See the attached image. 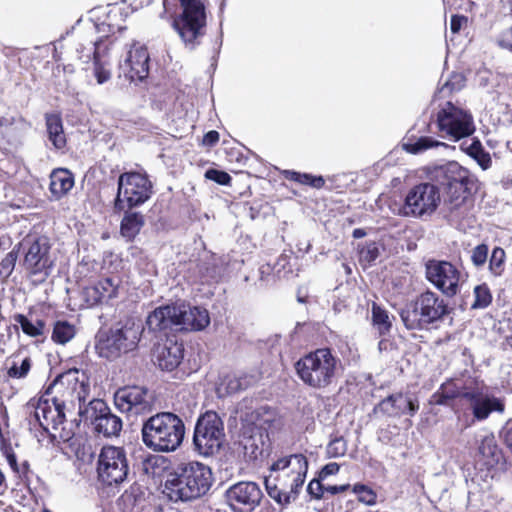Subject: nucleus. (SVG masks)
Masks as SVG:
<instances>
[{
    "label": "nucleus",
    "instance_id": "4c0bfd02",
    "mask_svg": "<svg viewBox=\"0 0 512 512\" xmlns=\"http://www.w3.org/2000/svg\"><path fill=\"white\" fill-rule=\"evenodd\" d=\"M372 321L374 327L378 330L380 334H385L389 332L392 323L388 312L378 306L376 303L372 305Z\"/></svg>",
    "mask_w": 512,
    "mask_h": 512
},
{
    "label": "nucleus",
    "instance_id": "37998d69",
    "mask_svg": "<svg viewBox=\"0 0 512 512\" xmlns=\"http://www.w3.org/2000/svg\"><path fill=\"white\" fill-rule=\"evenodd\" d=\"M505 251L500 247H495L492 251L490 260H489V269L490 271L496 275H501L503 271V264L505 261Z\"/></svg>",
    "mask_w": 512,
    "mask_h": 512
},
{
    "label": "nucleus",
    "instance_id": "13d9d810",
    "mask_svg": "<svg viewBox=\"0 0 512 512\" xmlns=\"http://www.w3.org/2000/svg\"><path fill=\"white\" fill-rule=\"evenodd\" d=\"M219 141V133L211 130L204 135L203 143L207 146H213Z\"/></svg>",
    "mask_w": 512,
    "mask_h": 512
},
{
    "label": "nucleus",
    "instance_id": "58836bf2",
    "mask_svg": "<svg viewBox=\"0 0 512 512\" xmlns=\"http://www.w3.org/2000/svg\"><path fill=\"white\" fill-rule=\"evenodd\" d=\"M78 373H79V371L77 369H71V370H68L67 372L59 375L53 382L52 388L59 389L65 385L73 384L74 385L72 387L73 391H75L77 389V386H79L82 389L83 383L79 382Z\"/></svg>",
    "mask_w": 512,
    "mask_h": 512
},
{
    "label": "nucleus",
    "instance_id": "4be33fe9",
    "mask_svg": "<svg viewBox=\"0 0 512 512\" xmlns=\"http://www.w3.org/2000/svg\"><path fill=\"white\" fill-rule=\"evenodd\" d=\"M149 54L146 47L133 44L119 64L121 74L133 81H142L149 73Z\"/></svg>",
    "mask_w": 512,
    "mask_h": 512
},
{
    "label": "nucleus",
    "instance_id": "de8ad7c7",
    "mask_svg": "<svg viewBox=\"0 0 512 512\" xmlns=\"http://www.w3.org/2000/svg\"><path fill=\"white\" fill-rule=\"evenodd\" d=\"M488 258V246L486 244L477 245L471 251V261L473 265L480 268L485 265Z\"/></svg>",
    "mask_w": 512,
    "mask_h": 512
},
{
    "label": "nucleus",
    "instance_id": "8fccbe9b",
    "mask_svg": "<svg viewBox=\"0 0 512 512\" xmlns=\"http://www.w3.org/2000/svg\"><path fill=\"white\" fill-rule=\"evenodd\" d=\"M323 479L318 478L313 479L309 482L307 486V492L315 499H321L325 493V486L321 483Z\"/></svg>",
    "mask_w": 512,
    "mask_h": 512
},
{
    "label": "nucleus",
    "instance_id": "f704fd0d",
    "mask_svg": "<svg viewBox=\"0 0 512 512\" xmlns=\"http://www.w3.org/2000/svg\"><path fill=\"white\" fill-rule=\"evenodd\" d=\"M143 225L144 218L140 213H127L121 221V235L128 241H131L139 234Z\"/></svg>",
    "mask_w": 512,
    "mask_h": 512
},
{
    "label": "nucleus",
    "instance_id": "1a4fd4ad",
    "mask_svg": "<svg viewBox=\"0 0 512 512\" xmlns=\"http://www.w3.org/2000/svg\"><path fill=\"white\" fill-rule=\"evenodd\" d=\"M225 441L224 423L214 411L201 415L195 425L193 445L195 451L209 457L217 454Z\"/></svg>",
    "mask_w": 512,
    "mask_h": 512
},
{
    "label": "nucleus",
    "instance_id": "09e8293b",
    "mask_svg": "<svg viewBox=\"0 0 512 512\" xmlns=\"http://www.w3.org/2000/svg\"><path fill=\"white\" fill-rule=\"evenodd\" d=\"M205 177L209 180L215 181L220 185H228L232 180L231 176L228 173L216 169L207 170L205 173Z\"/></svg>",
    "mask_w": 512,
    "mask_h": 512
},
{
    "label": "nucleus",
    "instance_id": "412c9836",
    "mask_svg": "<svg viewBox=\"0 0 512 512\" xmlns=\"http://www.w3.org/2000/svg\"><path fill=\"white\" fill-rule=\"evenodd\" d=\"M239 444L249 460H256L269 451L270 439L267 431L260 424L252 421L243 427Z\"/></svg>",
    "mask_w": 512,
    "mask_h": 512
},
{
    "label": "nucleus",
    "instance_id": "39448f33",
    "mask_svg": "<svg viewBox=\"0 0 512 512\" xmlns=\"http://www.w3.org/2000/svg\"><path fill=\"white\" fill-rule=\"evenodd\" d=\"M341 368L340 360L328 348H320L295 363L298 377L307 386L323 389L332 384Z\"/></svg>",
    "mask_w": 512,
    "mask_h": 512
},
{
    "label": "nucleus",
    "instance_id": "e2e57ef3",
    "mask_svg": "<svg viewBox=\"0 0 512 512\" xmlns=\"http://www.w3.org/2000/svg\"><path fill=\"white\" fill-rule=\"evenodd\" d=\"M503 437L504 443L512 452V426L505 429Z\"/></svg>",
    "mask_w": 512,
    "mask_h": 512
},
{
    "label": "nucleus",
    "instance_id": "4468645a",
    "mask_svg": "<svg viewBox=\"0 0 512 512\" xmlns=\"http://www.w3.org/2000/svg\"><path fill=\"white\" fill-rule=\"evenodd\" d=\"M24 252V267L33 274L48 276L53 266L50 254L51 243L46 236H28L21 243Z\"/></svg>",
    "mask_w": 512,
    "mask_h": 512
},
{
    "label": "nucleus",
    "instance_id": "338daca9",
    "mask_svg": "<svg viewBox=\"0 0 512 512\" xmlns=\"http://www.w3.org/2000/svg\"><path fill=\"white\" fill-rule=\"evenodd\" d=\"M8 461L11 465H15L16 464V459H15V456L14 455H9L8 456Z\"/></svg>",
    "mask_w": 512,
    "mask_h": 512
},
{
    "label": "nucleus",
    "instance_id": "a19ab883",
    "mask_svg": "<svg viewBox=\"0 0 512 512\" xmlns=\"http://www.w3.org/2000/svg\"><path fill=\"white\" fill-rule=\"evenodd\" d=\"M475 300L472 304L474 309L486 308L492 301V295L487 285L482 284L474 288Z\"/></svg>",
    "mask_w": 512,
    "mask_h": 512
},
{
    "label": "nucleus",
    "instance_id": "79ce46f5",
    "mask_svg": "<svg viewBox=\"0 0 512 512\" xmlns=\"http://www.w3.org/2000/svg\"><path fill=\"white\" fill-rule=\"evenodd\" d=\"M347 443L343 437L332 439L326 447V455L328 458H339L346 454Z\"/></svg>",
    "mask_w": 512,
    "mask_h": 512
},
{
    "label": "nucleus",
    "instance_id": "6e6d98bb",
    "mask_svg": "<svg viewBox=\"0 0 512 512\" xmlns=\"http://www.w3.org/2000/svg\"><path fill=\"white\" fill-rule=\"evenodd\" d=\"M449 400L451 399L444 395L443 390L440 387L439 390L431 396L430 403L436 405H448Z\"/></svg>",
    "mask_w": 512,
    "mask_h": 512
},
{
    "label": "nucleus",
    "instance_id": "c85d7f7f",
    "mask_svg": "<svg viewBox=\"0 0 512 512\" xmlns=\"http://www.w3.org/2000/svg\"><path fill=\"white\" fill-rule=\"evenodd\" d=\"M176 305H166L156 308L146 320L149 330L157 332L176 326Z\"/></svg>",
    "mask_w": 512,
    "mask_h": 512
},
{
    "label": "nucleus",
    "instance_id": "9d476101",
    "mask_svg": "<svg viewBox=\"0 0 512 512\" xmlns=\"http://www.w3.org/2000/svg\"><path fill=\"white\" fill-rule=\"evenodd\" d=\"M152 194L149 179L137 172H126L118 178V191L114 200V209L123 211L146 202Z\"/></svg>",
    "mask_w": 512,
    "mask_h": 512
},
{
    "label": "nucleus",
    "instance_id": "f03ea898",
    "mask_svg": "<svg viewBox=\"0 0 512 512\" xmlns=\"http://www.w3.org/2000/svg\"><path fill=\"white\" fill-rule=\"evenodd\" d=\"M308 466L302 453L279 457L270 466L272 474L265 478L268 495L282 506L294 502L305 483Z\"/></svg>",
    "mask_w": 512,
    "mask_h": 512
},
{
    "label": "nucleus",
    "instance_id": "ea45409f",
    "mask_svg": "<svg viewBox=\"0 0 512 512\" xmlns=\"http://www.w3.org/2000/svg\"><path fill=\"white\" fill-rule=\"evenodd\" d=\"M287 177L290 180L299 182L301 184L310 185L314 188H321L323 187L325 181L321 176H313L306 173H298L295 171H287Z\"/></svg>",
    "mask_w": 512,
    "mask_h": 512
},
{
    "label": "nucleus",
    "instance_id": "680f3d73",
    "mask_svg": "<svg viewBox=\"0 0 512 512\" xmlns=\"http://www.w3.org/2000/svg\"><path fill=\"white\" fill-rule=\"evenodd\" d=\"M238 379H241V384H245L243 385V390L256 382V378L252 375L238 376Z\"/></svg>",
    "mask_w": 512,
    "mask_h": 512
},
{
    "label": "nucleus",
    "instance_id": "2f4dec72",
    "mask_svg": "<svg viewBox=\"0 0 512 512\" xmlns=\"http://www.w3.org/2000/svg\"><path fill=\"white\" fill-rule=\"evenodd\" d=\"M74 179L66 169H56L50 175V191L56 198H60L72 189Z\"/></svg>",
    "mask_w": 512,
    "mask_h": 512
},
{
    "label": "nucleus",
    "instance_id": "052dcab7",
    "mask_svg": "<svg viewBox=\"0 0 512 512\" xmlns=\"http://www.w3.org/2000/svg\"><path fill=\"white\" fill-rule=\"evenodd\" d=\"M12 334L8 332L5 334H0V353L5 354L7 352V343L11 339Z\"/></svg>",
    "mask_w": 512,
    "mask_h": 512
},
{
    "label": "nucleus",
    "instance_id": "393cba45",
    "mask_svg": "<svg viewBox=\"0 0 512 512\" xmlns=\"http://www.w3.org/2000/svg\"><path fill=\"white\" fill-rule=\"evenodd\" d=\"M477 462L488 470L503 462V454L493 434L482 436L478 444Z\"/></svg>",
    "mask_w": 512,
    "mask_h": 512
},
{
    "label": "nucleus",
    "instance_id": "4d7b16f0",
    "mask_svg": "<svg viewBox=\"0 0 512 512\" xmlns=\"http://www.w3.org/2000/svg\"><path fill=\"white\" fill-rule=\"evenodd\" d=\"M467 22V18L464 16L453 15L450 21V28L453 33H457L462 25Z\"/></svg>",
    "mask_w": 512,
    "mask_h": 512
},
{
    "label": "nucleus",
    "instance_id": "c03bdc74",
    "mask_svg": "<svg viewBox=\"0 0 512 512\" xmlns=\"http://www.w3.org/2000/svg\"><path fill=\"white\" fill-rule=\"evenodd\" d=\"M353 492L358 495L360 502L369 506L376 504L377 495L370 487L364 484H356L353 487Z\"/></svg>",
    "mask_w": 512,
    "mask_h": 512
},
{
    "label": "nucleus",
    "instance_id": "20e7f679",
    "mask_svg": "<svg viewBox=\"0 0 512 512\" xmlns=\"http://www.w3.org/2000/svg\"><path fill=\"white\" fill-rule=\"evenodd\" d=\"M212 481V472L208 466L191 461L178 467L177 472L166 481L165 489L174 501H190L205 495Z\"/></svg>",
    "mask_w": 512,
    "mask_h": 512
},
{
    "label": "nucleus",
    "instance_id": "49530a36",
    "mask_svg": "<svg viewBox=\"0 0 512 512\" xmlns=\"http://www.w3.org/2000/svg\"><path fill=\"white\" fill-rule=\"evenodd\" d=\"M18 258V251H10L0 263V276L7 278L11 275Z\"/></svg>",
    "mask_w": 512,
    "mask_h": 512
},
{
    "label": "nucleus",
    "instance_id": "f3484780",
    "mask_svg": "<svg viewBox=\"0 0 512 512\" xmlns=\"http://www.w3.org/2000/svg\"><path fill=\"white\" fill-rule=\"evenodd\" d=\"M114 403L118 410L130 416L147 414L152 410V399L145 387L126 386L114 394Z\"/></svg>",
    "mask_w": 512,
    "mask_h": 512
},
{
    "label": "nucleus",
    "instance_id": "2eb2a0df",
    "mask_svg": "<svg viewBox=\"0 0 512 512\" xmlns=\"http://www.w3.org/2000/svg\"><path fill=\"white\" fill-rule=\"evenodd\" d=\"M79 415L83 421L91 423L98 434L105 437L117 436L122 429V420L101 399L91 400L84 409L80 407Z\"/></svg>",
    "mask_w": 512,
    "mask_h": 512
},
{
    "label": "nucleus",
    "instance_id": "864d4df0",
    "mask_svg": "<svg viewBox=\"0 0 512 512\" xmlns=\"http://www.w3.org/2000/svg\"><path fill=\"white\" fill-rule=\"evenodd\" d=\"M225 385L227 393L232 394L243 390L244 384H241V379H238V376H228L225 379Z\"/></svg>",
    "mask_w": 512,
    "mask_h": 512
},
{
    "label": "nucleus",
    "instance_id": "6ab92c4d",
    "mask_svg": "<svg viewBox=\"0 0 512 512\" xmlns=\"http://www.w3.org/2000/svg\"><path fill=\"white\" fill-rule=\"evenodd\" d=\"M96 40L89 39L87 45L83 42H77L76 53L78 58L83 62H89L93 59V74L99 85L108 82L112 77V67L109 58L110 48L95 46Z\"/></svg>",
    "mask_w": 512,
    "mask_h": 512
},
{
    "label": "nucleus",
    "instance_id": "9b49d317",
    "mask_svg": "<svg viewBox=\"0 0 512 512\" xmlns=\"http://www.w3.org/2000/svg\"><path fill=\"white\" fill-rule=\"evenodd\" d=\"M436 123L440 135L458 141L475 131L472 115L466 110L446 102L438 111Z\"/></svg>",
    "mask_w": 512,
    "mask_h": 512
},
{
    "label": "nucleus",
    "instance_id": "774afa93",
    "mask_svg": "<svg viewBox=\"0 0 512 512\" xmlns=\"http://www.w3.org/2000/svg\"><path fill=\"white\" fill-rule=\"evenodd\" d=\"M384 344H385V342H384V341H380V342H379V349H380V350H381V349H383V345H384Z\"/></svg>",
    "mask_w": 512,
    "mask_h": 512
},
{
    "label": "nucleus",
    "instance_id": "aec40b11",
    "mask_svg": "<svg viewBox=\"0 0 512 512\" xmlns=\"http://www.w3.org/2000/svg\"><path fill=\"white\" fill-rule=\"evenodd\" d=\"M465 402L471 409L473 416L471 423L467 426L488 419L492 413L503 414L505 411L504 399L484 389L477 388L466 393Z\"/></svg>",
    "mask_w": 512,
    "mask_h": 512
},
{
    "label": "nucleus",
    "instance_id": "bb28decb",
    "mask_svg": "<svg viewBox=\"0 0 512 512\" xmlns=\"http://www.w3.org/2000/svg\"><path fill=\"white\" fill-rule=\"evenodd\" d=\"M118 283L112 278H104L99 280L92 286L84 289V297L89 305H97L117 296Z\"/></svg>",
    "mask_w": 512,
    "mask_h": 512
},
{
    "label": "nucleus",
    "instance_id": "0eeeda50",
    "mask_svg": "<svg viewBox=\"0 0 512 512\" xmlns=\"http://www.w3.org/2000/svg\"><path fill=\"white\" fill-rule=\"evenodd\" d=\"M182 12L174 18L172 27L186 49L195 50L206 34V11L201 0H179Z\"/></svg>",
    "mask_w": 512,
    "mask_h": 512
},
{
    "label": "nucleus",
    "instance_id": "473e14b6",
    "mask_svg": "<svg viewBox=\"0 0 512 512\" xmlns=\"http://www.w3.org/2000/svg\"><path fill=\"white\" fill-rule=\"evenodd\" d=\"M46 129L49 141L56 149H62L66 145V136L63 130L62 119L58 114L46 115Z\"/></svg>",
    "mask_w": 512,
    "mask_h": 512
},
{
    "label": "nucleus",
    "instance_id": "dca6fc26",
    "mask_svg": "<svg viewBox=\"0 0 512 512\" xmlns=\"http://www.w3.org/2000/svg\"><path fill=\"white\" fill-rule=\"evenodd\" d=\"M263 492L256 482L240 481L231 485L225 492L228 505L234 512H252L263 499Z\"/></svg>",
    "mask_w": 512,
    "mask_h": 512
},
{
    "label": "nucleus",
    "instance_id": "e433bc0d",
    "mask_svg": "<svg viewBox=\"0 0 512 512\" xmlns=\"http://www.w3.org/2000/svg\"><path fill=\"white\" fill-rule=\"evenodd\" d=\"M76 334L75 326L68 321H57L54 325L52 340L58 344H66Z\"/></svg>",
    "mask_w": 512,
    "mask_h": 512
},
{
    "label": "nucleus",
    "instance_id": "a18cd8bd",
    "mask_svg": "<svg viewBox=\"0 0 512 512\" xmlns=\"http://www.w3.org/2000/svg\"><path fill=\"white\" fill-rule=\"evenodd\" d=\"M441 389L446 397H449L451 400L459 398L462 401H465V394L469 393L471 390H465L462 387L456 385L455 382L449 381L441 385Z\"/></svg>",
    "mask_w": 512,
    "mask_h": 512
},
{
    "label": "nucleus",
    "instance_id": "423d86ee",
    "mask_svg": "<svg viewBox=\"0 0 512 512\" xmlns=\"http://www.w3.org/2000/svg\"><path fill=\"white\" fill-rule=\"evenodd\" d=\"M448 313V306L436 293L427 290L405 305L400 317L409 330H421L441 320Z\"/></svg>",
    "mask_w": 512,
    "mask_h": 512
},
{
    "label": "nucleus",
    "instance_id": "69168bd1",
    "mask_svg": "<svg viewBox=\"0 0 512 512\" xmlns=\"http://www.w3.org/2000/svg\"><path fill=\"white\" fill-rule=\"evenodd\" d=\"M5 489V476L0 470V493H2Z\"/></svg>",
    "mask_w": 512,
    "mask_h": 512
},
{
    "label": "nucleus",
    "instance_id": "f8f14e48",
    "mask_svg": "<svg viewBox=\"0 0 512 512\" xmlns=\"http://www.w3.org/2000/svg\"><path fill=\"white\" fill-rule=\"evenodd\" d=\"M129 465L126 452L121 447L104 446L97 461L99 479L107 485L122 483L128 475Z\"/></svg>",
    "mask_w": 512,
    "mask_h": 512
},
{
    "label": "nucleus",
    "instance_id": "c756f323",
    "mask_svg": "<svg viewBox=\"0 0 512 512\" xmlns=\"http://www.w3.org/2000/svg\"><path fill=\"white\" fill-rule=\"evenodd\" d=\"M7 376L12 379L25 378L32 366L29 355L25 353L24 348H19L15 353L6 359Z\"/></svg>",
    "mask_w": 512,
    "mask_h": 512
},
{
    "label": "nucleus",
    "instance_id": "a878e982",
    "mask_svg": "<svg viewBox=\"0 0 512 512\" xmlns=\"http://www.w3.org/2000/svg\"><path fill=\"white\" fill-rule=\"evenodd\" d=\"M111 17L112 16L109 13L106 20H103L100 23H93L91 27L79 37L78 42H83L87 45L89 39H94L96 40L95 42H97V46H101L102 49L104 47L109 48L112 43L110 37L115 33V31H120L122 29L121 26L114 25L111 21H108Z\"/></svg>",
    "mask_w": 512,
    "mask_h": 512
},
{
    "label": "nucleus",
    "instance_id": "bf43d9fd",
    "mask_svg": "<svg viewBox=\"0 0 512 512\" xmlns=\"http://www.w3.org/2000/svg\"><path fill=\"white\" fill-rule=\"evenodd\" d=\"M350 485L349 484H344V485H329V486H325V492L331 494V495H336L338 493H342V492H345L349 489Z\"/></svg>",
    "mask_w": 512,
    "mask_h": 512
},
{
    "label": "nucleus",
    "instance_id": "603ef678",
    "mask_svg": "<svg viewBox=\"0 0 512 512\" xmlns=\"http://www.w3.org/2000/svg\"><path fill=\"white\" fill-rule=\"evenodd\" d=\"M465 78L460 75L456 74L453 75L443 86L442 89H449L451 92L458 91L464 86Z\"/></svg>",
    "mask_w": 512,
    "mask_h": 512
},
{
    "label": "nucleus",
    "instance_id": "6e6552de",
    "mask_svg": "<svg viewBox=\"0 0 512 512\" xmlns=\"http://www.w3.org/2000/svg\"><path fill=\"white\" fill-rule=\"evenodd\" d=\"M142 325L134 320L121 323L120 327L111 329L109 334L100 338L96 348L101 357L114 360L122 354L134 350L140 340Z\"/></svg>",
    "mask_w": 512,
    "mask_h": 512
},
{
    "label": "nucleus",
    "instance_id": "ddd939ff",
    "mask_svg": "<svg viewBox=\"0 0 512 512\" xmlns=\"http://www.w3.org/2000/svg\"><path fill=\"white\" fill-rule=\"evenodd\" d=\"M33 408L35 423H38L46 432H50V429H52L54 437L57 436L56 432L59 431L58 436L62 440L67 441L70 439L71 432L63 426L65 422V406L63 401L57 398L50 400L41 397L36 405H33Z\"/></svg>",
    "mask_w": 512,
    "mask_h": 512
},
{
    "label": "nucleus",
    "instance_id": "c9c22d12",
    "mask_svg": "<svg viewBox=\"0 0 512 512\" xmlns=\"http://www.w3.org/2000/svg\"><path fill=\"white\" fill-rule=\"evenodd\" d=\"M447 147V145L443 142L433 139L432 137H420L414 142H407L403 144V148L406 152L411 154H419L428 149L435 147Z\"/></svg>",
    "mask_w": 512,
    "mask_h": 512
},
{
    "label": "nucleus",
    "instance_id": "0e129e2a",
    "mask_svg": "<svg viewBox=\"0 0 512 512\" xmlns=\"http://www.w3.org/2000/svg\"><path fill=\"white\" fill-rule=\"evenodd\" d=\"M366 235V232L363 230V229H355L353 231V237L358 239V238H362Z\"/></svg>",
    "mask_w": 512,
    "mask_h": 512
},
{
    "label": "nucleus",
    "instance_id": "3c124183",
    "mask_svg": "<svg viewBox=\"0 0 512 512\" xmlns=\"http://www.w3.org/2000/svg\"><path fill=\"white\" fill-rule=\"evenodd\" d=\"M360 256L364 261H375L379 256V248L376 243H370L361 250Z\"/></svg>",
    "mask_w": 512,
    "mask_h": 512
},
{
    "label": "nucleus",
    "instance_id": "7ed1b4c3",
    "mask_svg": "<svg viewBox=\"0 0 512 512\" xmlns=\"http://www.w3.org/2000/svg\"><path fill=\"white\" fill-rule=\"evenodd\" d=\"M142 441L154 452H173L184 439L183 420L172 412H160L148 418L142 426Z\"/></svg>",
    "mask_w": 512,
    "mask_h": 512
},
{
    "label": "nucleus",
    "instance_id": "72a5a7b5",
    "mask_svg": "<svg viewBox=\"0 0 512 512\" xmlns=\"http://www.w3.org/2000/svg\"><path fill=\"white\" fill-rule=\"evenodd\" d=\"M14 321L18 325L24 334L29 337L42 336L45 332L46 324L44 320L33 318L28 315L16 314Z\"/></svg>",
    "mask_w": 512,
    "mask_h": 512
},
{
    "label": "nucleus",
    "instance_id": "5701e85b",
    "mask_svg": "<svg viewBox=\"0 0 512 512\" xmlns=\"http://www.w3.org/2000/svg\"><path fill=\"white\" fill-rule=\"evenodd\" d=\"M377 409L393 417H399L404 414L413 416L419 409V402L417 397L410 392L396 393L383 399L378 404Z\"/></svg>",
    "mask_w": 512,
    "mask_h": 512
},
{
    "label": "nucleus",
    "instance_id": "7c9ffc66",
    "mask_svg": "<svg viewBox=\"0 0 512 512\" xmlns=\"http://www.w3.org/2000/svg\"><path fill=\"white\" fill-rule=\"evenodd\" d=\"M461 149L468 156L474 159L483 170H487L491 167V156L489 152L484 149L479 139L472 138L468 141H464L461 143Z\"/></svg>",
    "mask_w": 512,
    "mask_h": 512
},
{
    "label": "nucleus",
    "instance_id": "f257e3e1",
    "mask_svg": "<svg viewBox=\"0 0 512 512\" xmlns=\"http://www.w3.org/2000/svg\"><path fill=\"white\" fill-rule=\"evenodd\" d=\"M428 182L413 186L406 194L400 214L427 219L441 203L439 186L446 191L445 204L450 212L466 211L470 194L478 188L477 178L455 161L426 168Z\"/></svg>",
    "mask_w": 512,
    "mask_h": 512
},
{
    "label": "nucleus",
    "instance_id": "b1692460",
    "mask_svg": "<svg viewBox=\"0 0 512 512\" xmlns=\"http://www.w3.org/2000/svg\"><path fill=\"white\" fill-rule=\"evenodd\" d=\"M176 309V326L182 330L199 331L210 323L209 313L204 308L181 304L176 305Z\"/></svg>",
    "mask_w": 512,
    "mask_h": 512
},
{
    "label": "nucleus",
    "instance_id": "cd10ccee",
    "mask_svg": "<svg viewBox=\"0 0 512 512\" xmlns=\"http://www.w3.org/2000/svg\"><path fill=\"white\" fill-rule=\"evenodd\" d=\"M183 345L176 341L167 340L165 344L158 348L157 362L162 370L172 371L181 363L183 359Z\"/></svg>",
    "mask_w": 512,
    "mask_h": 512
},
{
    "label": "nucleus",
    "instance_id": "a211bd4d",
    "mask_svg": "<svg viewBox=\"0 0 512 512\" xmlns=\"http://www.w3.org/2000/svg\"><path fill=\"white\" fill-rule=\"evenodd\" d=\"M426 278L448 297L459 291L460 272L447 261L430 260L426 264Z\"/></svg>",
    "mask_w": 512,
    "mask_h": 512
},
{
    "label": "nucleus",
    "instance_id": "5fc2aeb1",
    "mask_svg": "<svg viewBox=\"0 0 512 512\" xmlns=\"http://www.w3.org/2000/svg\"><path fill=\"white\" fill-rule=\"evenodd\" d=\"M340 465L336 462L326 464L319 472L320 479L325 480L330 475H335L339 472Z\"/></svg>",
    "mask_w": 512,
    "mask_h": 512
}]
</instances>
